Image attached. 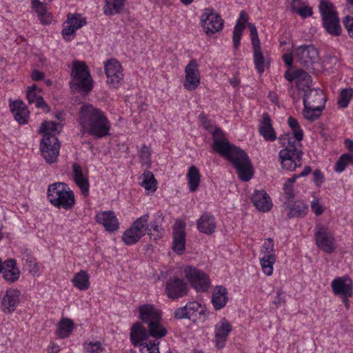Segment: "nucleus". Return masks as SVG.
Wrapping results in <instances>:
<instances>
[{
  "instance_id": "obj_1",
  "label": "nucleus",
  "mask_w": 353,
  "mask_h": 353,
  "mask_svg": "<svg viewBox=\"0 0 353 353\" xmlns=\"http://www.w3.org/2000/svg\"><path fill=\"white\" fill-rule=\"evenodd\" d=\"M212 134L213 150L232 165L241 181H250L253 176L254 170L251 161L246 152L230 143L219 127H216Z\"/></svg>"
},
{
  "instance_id": "obj_2",
  "label": "nucleus",
  "mask_w": 353,
  "mask_h": 353,
  "mask_svg": "<svg viewBox=\"0 0 353 353\" xmlns=\"http://www.w3.org/2000/svg\"><path fill=\"white\" fill-rule=\"evenodd\" d=\"M79 123L90 135L101 139L110 134V123L104 113L92 105L81 108Z\"/></svg>"
},
{
  "instance_id": "obj_3",
  "label": "nucleus",
  "mask_w": 353,
  "mask_h": 353,
  "mask_svg": "<svg viewBox=\"0 0 353 353\" xmlns=\"http://www.w3.org/2000/svg\"><path fill=\"white\" fill-rule=\"evenodd\" d=\"M62 128L60 123L54 121H43L38 130L43 134L40 150L41 155L50 164L54 163L58 157L60 143L56 134H59Z\"/></svg>"
},
{
  "instance_id": "obj_4",
  "label": "nucleus",
  "mask_w": 353,
  "mask_h": 353,
  "mask_svg": "<svg viewBox=\"0 0 353 353\" xmlns=\"http://www.w3.org/2000/svg\"><path fill=\"white\" fill-rule=\"evenodd\" d=\"M70 87L74 92L89 93L93 88V81L89 68L83 61H74L71 72Z\"/></svg>"
},
{
  "instance_id": "obj_5",
  "label": "nucleus",
  "mask_w": 353,
  "mask_h": 353,
  "mask_svg": "<svg viewBox=\"0 0 353 353\" xmlns=\"http://www.w3.org/2000/svg\"><path fill=\"white\" fill-rule=\"evenodd\" d=\"M47 194L50 203L59 208L69 210L75 203L74 194L65 183L56 182L50 185Z\"/></svg>"
},
{
  "instance_id": "obj_6",
  "label": "nucleus",
  "mask_w": 353,
  "mask_h": 353,
  "mask_svg": "<svg viewBox=\"0 0 353 353\" xmlns=\"http://www.w3.org/2000/svg\"><path fill=\"white\" fill-rule=\"evenodd\" d=\"M139 318L143 322L148 323L150 336L161 339L166 335V329L160 324V314L153 305L146 304L140 306Z\"/></svg>"
},
{
  "instance_id": "obj_7",
  "label": "nucleus",
  "mask_w": 353,
  "mask_h": 353,
  "mask_svg": "<svg viewBox=\"0 0 353 353\" xmlns=\"http://www.w3.org/2000/svg\"><path fill=\"white\" fill-rule=\"evenodd\" d=\"M148 219V214H143L136 219L130 228L125 231L122 236V240L125 245H131L135 244L146 233L152 239V232H151V229L145 228Z\"/></svg>"
},
{
  "instance_id": "obj_8",
  "label": "nucleus",
  "mask_w": 353,
  "mask_h": 353,
  "mask_svg": "<svg viewBox=\"0 0 353 353\" xmlns=\"http://www.w3.org/2000/svg\"><path fill=\"white\" fill-rule=\"evenodd\" d=\"M201 26L208 36L219 32L223 29V20L212 8L203 9L200 17Z\"/></svg>"
},
{
  "instance_id": "obj_9",
  "label": "nucleus",
  "mask_w": 353,
  "mask_h": 353,
  "mask_svg": "<svg viewBox=\"0 0 353 353\" xmlns=\"http://www.w3.org/2000/svg\"><path fill=\"white\" fill-rule=\"evenodd\" d=\"M184 272L192 288L197 292L208 291L210 286V280L203 271L194 267L188 266L185 268Z\"/></svg>"
},
{
  "instance_id": "obj_10",
  "label": "nucleus",
  "mask_w": 353,
  "mask_h": 353,
  "mask_svg": "<svg viewBox=\"0 0 353 353\" xmlns=\"http://www.w3.org/2000/svg\"><path fill=\"white\" fill-rule=\"evenodd\" d=\"M189 291L188 283L177 276L170 278L165 285V294L171 300H177L185 296Z\"/></svg>"
},
{
  "instance_id": "obj_11",
  "label": "nucleus",
  "mask_w": 353,
  "mask_h": 353,
  "mask_svg": "<svg viewBox=\"0 0 353 353\" xmlns=\"http://www.w3.org/2000/svg\"><path fill=\"white\" fill-rule=\"evenodd\" d=\"M303 152L301 150L290 146L288 149H283L279 152V159L283 169L293 171L301 165Z\"/></svg>"
},
{
  "instance_id": "obj_12",
  "label": "nucleus",
  "mask_w": 353,
  "mask_h": 353,
  "mask_svg": "<svg viewBox=\"0 0 353 353\" xmlns=\"http://www.w3.org/2000/svg\"><path fill=\"white\" fill-rule=\"evenodd\" d=\"M315 241L317 247L323 252L330 254L334 252L335 239L334 236L322 225H317L314 233Z\"/></svg>"
},
{
  "instance_id": "obj_13",
  "label": "nucleus",
  "mask_w": 353,
  "mask_h": 353,
  "mask_svg": "<svg viewBox=\"0 0 353 353\" xmlns=\"http://www.w3.org/2000/svg\"><path fill=\"white\" fill-rule=\"evenodd\" d=\"M107 83L113 88H118L123 79L122 66L115 59H110L104 63Z\"/></svg>"
},
{
  "instance_id": "obj_14",
  "label": "nucleus",
  "mask_w": 353,
  "mask_h": 353,
  "mask_svg": "<svg viewBox=\"0 0 353 353\" xmlns=\"http://www.w3.org/2000/svg\"><path fill=\"white\" fill-rule=\"evenodd\" d=\"M295 56L299 62L308 68L318 59L319 52L313 45H303L295 49Z\"/></svg>"
},
{
  "instance_id": "obj_15",
  "label": "nucleus",
  "mask_w": 353,
  "mask_h": 353,
  "mask_svg": "<svg viewBox=\"0 0 353 353\" xmlns=\"http://www.w3.org/2000/svg\"><path fill=\"white\" fill-rule=\"evenodd\" d=\"M326 102L325 96L322 90L309 89L306 90L303 95V105H310L316 108V110L323 111Z\"/></svg>"
},
{
  "instance_id": "obj_16",
  "label": "nucleus",
  "mask_w": 353,
  "mask_h": 353,
  "mask_svg": "<svg viewBox=\"0 0 353 353\" xmlns=\"http://www.w3.org/2000/svg\"><path fill=\"white\" fill-rule=\"evenodd\" d=\"M185 81L183 86L188 90H194L200 84V74L195 59H191L185 69Z\"/></svg>"
},
{
  "instance_id": "obj_17",
  "label": "nucleus",
  "mask_w": 353,
  "mask_h": 353,
  "mask_svg": "<svg viewBox=\"0 0 353 353\" xmlns=\"http://www.w3.org/2000/svg\"><path fill=\"white\" fill-rule=\"evenodd\" d=\"M21 292L14 288H9L1 296V309L4 313L11 314L19 303Z\"/></svg>"
},
{
  "instance_id": "obj_18",
  "label": "nucleus",
  "mask_w": 353,
  "mask_h": 353,
  "mask_svg": "<svg viewBox=\"0 0 353 353\" xmlns=\"http://www.w3.org/2000/svg\"><path fill=\"white\" fill-rule=\"evenodd\" d=\"M252 202L254 206L259 211L265 212L271 210L272 203L268 194L263 190H255L253 193Z\"/></svg>"
},
{
  "instance_id": "obj_19",
  "label": "nucleus",
  "mask_w": 353,
  "mask_h": 353,
  "mask_svg": "<svg viewBox=\"0 0 353 353\" xmlns=\"http://www.w3.org/2000/svg\"><path fill=\"white\" fill-rule=\"evenodd\" d=\"M259 132L266 141H274L276 139V134L268 112H264L262 115V120L260 121L259 126Z\"/></svg>"
},
{
  "instance_id": "obj_20",
  "label": "nucleus",
  "mask_w": 353,
  "mask_h": 353,
  "mask_svg": "<svg viewBox=\"0 0 353 353\" xmlns=\"http://www.w3.org/2000/svg\"><path fill=\"white\" fill-rule=\"evenodd\" d=\"M10 109L15 120L19 123H27L29 117V111L22 101L17 100L10 102Z\"/></svg>"
},
{
  "instance_id": "obj_21",
  "label": "nucleus",
  "mask_w": 353,
  "mask_h": 353,
  "mask_svg": "<svg viewBox=\"0 0 353 353\" xmlns=\"http://www.w3.org/2000/svg\"><path fill=\"white\" fill-rule=\"evenodd\" d=\"M96 221L102 224L105 230L109 232H114L119 227L118 219L112 211H105L97 214Z\"/></svg>"
},
{
  "instance_id": "obj_22",
  "label": "nucleus",
  "mask_w": 353,
  "mask_h": 353,
  "mask_svg": "<svg viewBox=\"0 0 353 353\" xmlns=\"http://www.w3.org/2000/svg\"><path fill=\"white\" fill-rule=\"evenodd\" d=\"M196 227L200 232L211 235L216 228L215 218L210 213L205 212L197 220Z\"/></svg>"
},
{
  "instance_id": "obj_23",
  "label": "nucleus",
  "mask_w": 353,
  "mask_h": 353,
  "mask_svg": "<svg viewBox=\"0 0 353 353\" xmlns=\"http://www.w3.org/2000/svg\"><path fill=\"white\" fill-rule=\"evenodd\" d=\"M346 277H337L334 279L331 287L333 292L336 295L341 296L343 298H349L352 296V283H346Z\"/></svg>"
},
{
  "instance_id": "obj_24",
  "label": "nucleus",
  "mask_w": 353,
  "mask_h": 353,
  "mask_svg": "<svg viewBox=\"0 0 353 353\" xmlns=\"http://www.w3.org/2000/svg\"><path fill=\"white\" fill-rule=\"evenodd\" d=\"M185 248V223L180 222L179 226L174 229L172 249L181 254Z\"/></svg>"
},
{
  "instance_id": "obj_25",
  "label": "nucleus",
  "mask_w": 353,
  "mask_h": 353,
  "mask_svg": "<svg viewBox=\"0 0 353 353\" xmlns=\"http://www.w3.org/2000/svg\"><path fill=\"white\" fill-rule=\"evenodd\" d=\"M2 276L10 283H14L19 278L20 271L17 267L15 259H9L5 261L2 270Z\"/></svg>"
},
{
  "instance_id": "obj_26",
  "label": "nucleus",
  "mask_w": 353,
  "mask_h": 353,
  "mask_svg": "<svg viewBox=\"0 0 353 353\" xmlns=\"http://www.w3.org/2000/svg\"><path fill=\"white\" fill-rule=\"evenodd\" d=\"M149 332L142 325L140 322H136L132 327L130 331V340L134 346L141 345V343L147 341Z\"/></svg>"
},
{
  "instance_id": "obj_27",
  "label": "nucleus",
  "mask_w": 353,
  "mask_h": 353,
  "mask_svg": "<svg viewBox=\"0 0 353 353\" xmlns=\"http://www.w3.org/2000/svg\"><path fill=\"white\" fill-rule=\"evenodd\" d=\"M248 21V14L245 13V11H241L240 12L239 18L237 20L234 31H233V43H234V49H238L240 41L242 36V33L243 30L245 28V23Z\"/></svg>"
},
{
  "instance_id": "obj_28",
  "label": "nucleus",
  "mask_w": 353,
  "mask_h": 353,
  "mask_svg": "<svg viewBox=\"0 0 353 353\" xmlns=\"http://www.w3.org/2000/svg\"><path fill=\"white\" fill-rule=\"evenodd\" d=\"M228 300V290L222 285L216 286L212 296V303L216 310L223 308Z\"/></svg>"
},
{
  "instance_id": "obj_29",
  "label": "nucleus",
  "mask_w": 353,
  "mask_h": 353,
  "mask_svg": "<svg viewBox=\"0 0 353 353\" xmlns=\"http://www.w3.org/2000/svg\"><path fill=\"white\" fill-rule=\"evenodd\" d=\"M323 26L328 34L333 37L341 35L342 29L340 26V19L338 16L322 20Z\"/></svg>"
},
{
  "instance_id": "obj_30",
  "label": "nucleus",
  "mask_w": 353,
  "mask_h": 353,
  "mask_svg": "<svg viewBox=\"0 0 353 353\" xmlns=\"http://www.w3.org/2000/svg\"><path fill=\"white\" fill-rule=\"evenodd\" d=\"M125 0H108L103 6V13L106 16H112L121 12Z\"/></svg>"
},
{
  "instance_id": "obj_31",
  "label": "nucleus",
  "mask_w": 353,
  "mask_h": 353,
  "mask_svg": "<svg viewBox=\"0 0 353 353\" xmlns=\"http://www.w3.org/2000/svg\"><path fill=\"white\" fill-rule=\"evenodd\" d=\"M319 10L322 20L338 16V12L334 5L327 0H321L319 5Z\"/></svg>"
},
{
  "instance_id": "obj_32",
  "label": "nucleus",
  "mask_w": 353,
  "mask_h": 353,
  "mask_svg": "<svg viewBox=\"0 0 353 353\" xmlns=\"http://www.w3.org/2000/svg\"><path fill=\"white\" fill-rule=\"evenodd\" d=\"M187 178L190 192H194L198 189L201 181V175L196 166L192 165L190 167L187 173Z\"/></svg>"
},
{
  "instance_id": "obj_33",
  "label": "nucleus",
  "mask_w": 353,
  "mask_h": 353,
  "mask_svg": "<svg viewBox=\"0 0 353 353\" xmlns=\"http://www.w3.org/2000/svg\"><path fill=\"white\" fill-rule=\"evenodd\" d=\"M32 8L37 13L40 21L43 24H48L51 21V18L47 14L46 6L39 0H32Z\"/></svg>"
},
{
  "instance_id": "obj_34",
  "label": "nucleus",
  "mask_w": 353,
  "mask_h": 353,
  "mask_svg": "<svg viewBox=\"0 0 353 353\" xmlns=\"http://www.w3.org/2000/svg\"><path fill=\"white\" fill-rule=\"evenodd\" d=\"M307 205L302 201H296L294 204L290 207V212L288 217L291 219L294 217L304 216L307 212Z\"/></svg>"
},
{
  "instance_id": "obj_35",
  "label": "nucleus",
  "mask_w": 353,
  "mask_h": 353,
  "mask_svg": "<svg viewBox=\"0 0 353 353\" xmlns=\"http://www.w3.org/2000/svg\"><path fill=\"white\" fill-rule=\"evenodd\" d=\"M74 286L80 290H85L90 286L89 276L86 271L81 270L72 279Z\"/></svg>"
},
{
  "instance_id": "obj_36",
  "label": "nucleus",
  "mask_w": 353,
  "mask_h": 353,
  "mask_svg": "<svg viewBox=\"0 0 353 353\" xmlns=\"http://www.w3.org/2000/svg\"><path fill=\"white\" fill-rule=\"evenodd\" d=\"M296 77H297L296 83L299 90L305 92V88H307V90L310 89L312 77L307 72L302 69L296 70Z\"/></svg>"
},
{
  "instance_id": "obj_37",
  "label": "nucleus",
  "mask_w": 353,
  "mask_h": 353,
  "mask_svg": "<svg viewBox=\"0 0 353 353\" xmlns=\"http://www.w3.org/2000/svg\"><path fill=\"white\" fill-rule=\"evenodd\" d=\"M253 61L256 70L259 74L265 71V58L261 50L260 45L253 46Z\"/></svg>"
},
{
  "instance_id": "obj_38",
  "label": "nucleus",
  "mask_w": 353,
  "mask_h": 353,
  "mask_svg": "<svg viewBox=\"0 0 353 353\" xmlns=\"http://www.w3.org/2000/svg\"><path fill=\"white\" fill-rule=\"evenodd\" d=\"M276 261V256L274 254H264L260 259V263L264 274L267 276L272 274L273 265Z\"/></svg>"
},
{
  "instance_id": "obj_39",
  "label": "nucleus",
  "mask_w": 353,
  "mask_h": 353,
  "mask_svg": "<svg viewBox=\"0 0 353 353\" xmlns=\"http://www.w3.org/2000/svg\"><path fill=\"white\" fill-rule=\"evenodd\" d=\"M348 165H353V154L345 153L339 158L335 164L334 170L341 173L345 170Z\"/></svg>"
},
{
  "instance_id": "obj_40",
  "label": "nucleus",
  "mask_w": 353,
  "mask_h": 353,
  "mask_svg": "<svg viewBox=\"0 0 353 353\" xmlns=\"http://www.w3.org/2000/svg\"><path fill=\"white\" fill-rule=\"evenodd\" d=\"M142 181L139 183L145 190L154 192L157 190V181L151 172L143 174Z\"/></svg>"
},
{
  "instance_id": "obj_41",
  "label": "nucleus",
  "mask_w": 353,
  "mask_h": 353,
  "mask_svg": "<svg viewBox=\"0 0 353 353\" xmlns=\"http://www.w3.org/2000/svg\"><path fill=\"white\" fill-rule=\"evenodd\" d=\"M74 323L69 319H62L59 323L57 334L61 338L67 337L72 331Z\"/></svg>"
},
{
  "instance_id": "obj_42",
  "label": "nucleus",
  "mask_w": 353,
  "mask_h": 353,
  "mask_svg": "<svg viewBox=\"0 0 353 353\" xmlns=\"http://www.w3.org/2000/svg\"><path fill=\"white\" fill-rule=\"evenodd\" d=\"M163 220V217L161 215H158L155 220L152 221L149 225L146 226V228H150L151 230H152L156 234L152 233V238L153 237L154 240H157L159 239L163 233V229L161 227V223Z\"/></svg>"
},
{
  "instance_id": "obj_43",
  "label": "nucleus",
  "mask_w": 353,
  "mask_h": 353,
  "mask_svg": "<svg viewBox=\"0 0 353 353\" xmlns=\"http://www.w3.org/2000/svg\"><path fill=\"white\" fill-rule=\"evenodd\" d=\"M27 99L29 103H35L37 108H41L46 112L49 111L48 105L44 101L43 97L38 96L36 92H27Z\"/></svg>"
},
{
  "instance_id": "obj_44",
  "label": "nucleus",
  "mask_w": 353,
  "mask_h": 353,
  "mask_svg": "<svg viewBox=\"0 0 353 353\" xmlns=\"http://www.w3.org/2000/svg\"><path fill=\"white\" fill-rule=\"evenodd\" d=\"M232 331V325L225 318L215 327V334L219 336H223L228 339L230 332Z\"/></svg>"
},
{
  "instance_id": "obj_45",
  "label": "nucleus",
  "mask_w": 353,
  "mask_h": 353,
  "mask_svg": "<svg viewBox=\"0 0 353 353\" xmlns=\"http://www.w3.org/2000/svg\"><path fill=\"white\" fill-rule=\"evenodd\" d=\"M70 24L76 30L81 28L82 26L85 25V19L81 17L79 14H71L69 13L67 16V21L64 24Z\"/></svg>"
},
{
  "instance_id": "obj_46",
  "label": "nucleus",
  "mask_w": 353,
  "mask_h": 353,
  "mask_svg": "<svg viewBox=\"0 0 353 353\" xmlns=\"http://www.w3.org/2000/svg\"><path fill=\"white\" fill-rule=\"evenodd\" d=\"M353 96V89L351 88L342 89L340 92L337 104L341 108H346Z\"/></svg>"
},
{
  "instance_id": "obj_47",
  "label": "nucleus",
  "mask_w": 353,
  "mask_h": 353,
  "mask_svg": "<svg viewBox=\"0 0 353 353\" xmlns=\"http://www.w3.org/2000/svg\"><path fill=\"white\" fill-rule=\"evenodd\" d=\"M288 123L290 128L293 132L294 137L297 141H301L303 138V132L299 125L298 121L292 117H290L288 119Z\"/></svg>"
},
{
  "instance_id": "obj_48",
  "label": "nucleus",
  "mask_w": 353,
  "mask_h": 353,
  "mask_svg": "<svg viewBox=\"0 0 353 353\" xmlns=\"http://www.w3.org/2000/svg\"><path fill=\"white\" fill-rule=\"evenodd\" d=\"M159 339L155 338V340L149 341L141 343V351L142 353H160L159 350V342L157 341Z\"/></svg>"
},
{
  "instance_id": "obj_49",
  "label": "nucleus",
  "mask_w": 353,
  "mask_h": 353,
  "mask_svg": "<svg viewBox=\"0 0 353 353\" xmlns=\"http://www.w3.org/2000/svg\"><path fill=\"white\" fill-rule=\"evenodd\" d=\"M321 112L322 111L316 110L314 107L306 105L304 106L302 114L305 119L310 121H314L321 115Z\"/></svg>"
},
{
  "instance_id": "obj_50",
  "label": "nucleus",
  "mask_w": 353,
  "mask_h": 353,
  "mask_svg": "<svg viewBox=\"0 0 353 353\" xmlns=\"http://www.w3.org/2000/svg\"><path fill=\"white\" fill-rule=\"evenodd\" d=\"M293 137L290 136L289 133H286L281 135L279 137V141L283 147H285V149L290 148V146H294L295 148H298L297 145H301L300 143H296L295 141H293Z\"/></svg>"
},
{
  "instance_id": "obj_51",
  "label": "nucleus",
  "mask_w": 353,
  "mask_h": 353,
  "mask_svg": "<svg viewBox=\"0 0 353 353\" xmlns=\"http://www.w3.org/2000/svg\"><path fill=\"white\" fill-rule=\"evenodd\" d=\"M84 349L89 353H100L103 351V348L101 342H85L83 344Z\"/></svg>"
},
{
  "instance_id": "obj_52",
  "label": "nucleus",
  "mask_w": 353,
  "mask_h": 353,
  "mask_svg": "<svg viewBox=\"0 0 353 353\" xmlns=\"http://www.w3.org/2000/svg\"><path fill=\"white\" fill-rule=\"evenodd\" d=\"M76 184L80 188L82 194L87 196L89 194V181L88 178L83 177L74 181Z\"/></svg>"
},
{
  "instance_id": "obj_53",
  "label": "nucleus",
  "mask_w": 353,
  "mask_h": 353,
  "mask_svg": "<svg viewBox=\"0 0 353 353\" xmlns=\"http://www.w3.org/2000/svg\"><path fill=\"white\" fill-rule=\"evenodd\" d=\"M343 24L347 30L349 37L353 39V17L347 15L343 19Z\"/></svg>"
},
{
  "instance_id": "obj_54",
  "label": "nucleus",
  "mask_w": 353,
  "mask_h": 353,
  "mask_svg": "<svg viewBox=\"0 0 353 353\" xmlns=\"http://www.w3.org/2000/svg\"><path fill=\"white\" fill-rule=\"evenodd\" d=\"M248 27L250 31L251 41L252 46L260 45V41L258 37L257 30L254 24L248 23Z\"/></svg>"
},
{
  "instance_id": "obj_55",
  "label": "nucleus",
  "mask_w": 353,
  "mask_h": 353,
  "mask_svg": "<svg viewBox=\"0 0 353 353\" xmlns=\"http://www.w3.org/2000/svg\"><path fill=\"white\" fill-rule=\"evenodd\" d=\"M261 252H263L264 254H274V245L272 239L269 238L265 241L262 246Z\"/></svg>"
},
{
  "instance_id": "obj_56",
  "label": "nucleus",
  "mask_w": 353,
  "mask_h": 353,
  "mask_svg": "<svg viewBox=\"0 0 353 353\" xmlns=\"http://www.w3.org/2000/svg\"><path fill=\"white\" fill-rule=\"evenodd\" d=\"M76 30L74 29L70 24L64 26L62 30V35L65 41H71L75 34Z\"/></svg>"
},
{
  "instance_id": "obj_57",
  "label": "nucleus",
  "mask_w": 353,
  "mask_h": 353,
  "mask_svg": "<svg viewBox=\"0 0 353 353\" xmlns=\"http://www.w3.org/2000/svg\"><path fill=\"white\" fill-rule=\"evenodd\" d=\"M174 317L177 319H190V314L185 307H178L174 311Z\"/></svg>"
},
{
  "instance_id": "obj_58",
  "label": "nucleus",
  "mask_w": 353,
  "mask_h": 353,
  "mask_svg": "<svg viewBox=\"0 0 353 353\" xmlns=\"http://www.w3.org/2000/svg\"><path fill=\"white\" fill-rule=\"evenodd\" d=\"M297 14H299L303 19L311 17L313 14L312 8L306 3L305 5L299 9Z\"/></svg>"
},
{
  "instance_id": "obj_59",
  "label": "nucleus",
  "mask_w": 353,
  "mask_h": 353,
  "mask_svg": "<svg viewBox=\"0 0 353 353\" xmlns=\"http://www.w3.org/2000/svg\"><path fill=\"white\" fill-rule=\"evenodd\" d=\"M283 190H284L285 194H286L288 200V202L285 203V204L289 205L290 203L291 202L290 200L293 199L294 198L293 185L290 183H285L284 186H283Z\"/></svg>"
},
{
  "instance_id": "obj_60",
  "label": "nucleus",
  "mask_w": 353,
  "mask_h": 353,
  "mask_svg": "<svg viewBox=\"0 0 353 353\" xmlns=\"http://www.w3.org/2000/svg\"><path fill=\"white\" fill-rule=\"evenodd\" d=\"M140 157L144 163H148L150 161V150L145 145H143L140 150Z\"/></svg>"
},
{
  "instance_id": "obj_61",
  "label": "nucleus",
  "mask_w": 353,
  "mask_h": 353,
  "mask_svg": "<svg viewBox=\"0 0 353 353\" xmlns=\"http://www.w3.org/2000/svg\"><path fill=\"white\" fill-rule=\"evenodd\" d=\"M305 3L306 2L303 1V0H291L290 9L292 12L297 13L299 9H301Z\"/></svg>"
},
{
  "instance_id": "obj_62",
  "label": "nucleus",
  "mask_w": 353,
  "mask_h": 353,
  "mask_svg": "<svg viewBox=\"0 0 353 353\" xmlns=\"http://www.w3.org/2000/svg\"><path fill=\"white\" fill-rule=\"evenodd\" d=\"M190 316H191L196 311L201 307L200 303L196 301L188 302L185 305Z\"/></svg>"
},
{
  "instance_id": "obj_63",
  "label": "nucleus",
  "mask_w": 353,
  "mask_h": 353,
  "mask_svg": "<svg viewBox=\"0 0 353 353\" xmlns=\"http://www.w3.org/2000/svg\"><path fill=\"white\" fill-rule=\"evenodd\" d=\"M72 171L74 181L84 177L81 167L76 163L72 164Z\"/></svg>"
},
{
  "instance_id": "obj_64",
  "label": "nucleus",
  "mask_w": 353,
  "mask_h": 353,
  "mask_svg": "<svg viewBox=\"0 0 353 353\" xmlns=\"http://www.w3.org/2000/svg\"><path fill=\"white\" fill-rule=\"evenodd\" d=\"M311 209L317 216L322 214L323 212V209L322 208V206L321 205L318 199L312 201Z\"/></svg>"
}]
</instances>
